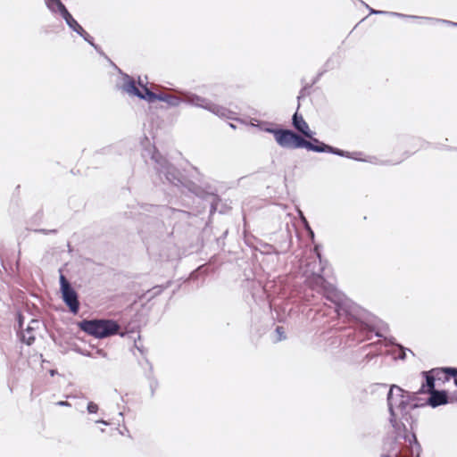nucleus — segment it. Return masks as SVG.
I'll list each match as a JSON object with an SVG mask.
<instances>
[{"instance_id":"f257e3e1","label":"nucleus","mask_w":457,"mask_h":457,"mask_svg":"<svg viewBox=\"0 0 457 457\" xmlns=\"http://www.w3.org/2000/svg\"><path fill=\"white\" fill-rule=\"evenodd\" d=\"M317 259L306 262L303 269L305 283L312 291L321 295L325 299L331 302L334 306H328L319 310V313L323 316H330L332 319L340 316L350 317L360 323V328L363 332H374L378 337H384L389 345H395L394 337H386L385 333L389 331L388 325L354 303L339 292L332 284L327 282L322 277L323 267L321 265L320 254L317 253Z\"/></svg>"},{"instance_id":"f03ea898","label":"nucleus","mask_w":457,"mask_h":457,"mask_svg":"<svg viewBox=\"0 0 457 457\" xmlns=\"http://www.w3.org/2000/svg\"><path fill=\"white\" fill-rule=\"evenodd\" d=\"M425 377L423 383L417 393H410L403 390L397 385H391L386 395L387 407L389 411V422L395 431L402 429L406 431V424L411 425L413 418L411 411L420 405L417 400V394L432 392L435 389V377L430 372H422Z\"/></svg>"},{"instance_id":"7ed1b4c3","label":"nucleus","mask_w":457,"mask_h":457,"mask_svg":"<svg viewBox=\"0 0 457 457\" xmlns=\"http://www.w3.org/2000/svg\"><path fill=\"white\" fill-rule=\"evenodd\" d=\"M274 137L278 145L283 148H305L309 151L316 153H329L342 157L353 158L355 160H359L355 156H350V153L326 145L325 143L320 142L318 138H312L313 142L320 144L319 145H314L312 142L305 140L303 137L290 129H278L275 131Z\"/></svg>"},{"instance_id":"20e7f679","label":"nucleus","mask_w":457,"mask_h":457,"mask_svg":"<svg viewBox=\"0 0 457 457\" xmlns=\"http://www.w3.org/2000/svg\"><path fill=\"white\" fill-rule=\"evenodd\" d=\"M151 160L154 162V169L161 180L178 187L183 185L179 171L155 149L151 153Z\"/></svg>"},{"instance_id":"39448f33","label":"nucleus","mask_w":457,"mask_h":457,"mask_svg":"<svg viewBox=\"0 0 457 457\" xmlns=\"http://www.w3.org/2000/svg\"><path fill=\"white\" fill-rule=\"evenodd\" d=\"M81 330L96 338H104L119 332V324L112 320H84L79 323Z\"/></svg>"},{"instance_id":"423d86ee","label":"nucleus","mask_w":457,"mask_h":457,"mask_svg":"<svg viewBox=\"0 0 457 457\" xmlns=\"http://www.w3.org/2000/svg\"><path fill=\"white\" fill-rule=\"evenodd\" d=\"M183 96V101L186 104L205 109L219 117L226 118L228 117V114L230 113V112L227 108L213 104L209 99L202 97L195 94L184 93Z\"/></svg>"},{"instance_id":"0eeeda50","label":"nucleus","mask_w":457,"mask_h":457,"mask_svg":"<svg viewBox=\"0 0 457 457\" xmlns=\"http://www.w3.org/2000/svg\"><path fill=\"white\" fill-rule=\"evenodd\" d=\"M60 285L63 302L69 307L71 313L77 314L79 310V302L77 292L62 274L60 276Z\"/></svg>"},{"instance_id":"6e6552de","label":"nucleus","mask_w":457,"mask_h":457,"mask_svg":"<svg viewBox=\"0 0 457 457\" xmlns=\"http://www.w3.org/2000/svg\"><path fill=\"white\" fill-rule=\"evenodd\" d=\"M361 3L369 9L370 14H386V15H390V16H394V17H399V18H403V19L427 20V21H434V22L446 23V24L457 27V22H453V21H446V20H439V19L428 18V17H420V16H416V15H407V14H403V13H400V12H395L378 11V10L372 9L371 7H370L366 3H364L361 0Z\"/></svg>"},{"instance_id":"1a4fd4ad","label":"nucleus","mask_w":457,"mask_h":457,"mask_svg":"<svg viewBox=\"0 0 457 457\" xmlns=\"http://www.w3.org/2000/svg\"><path fill=\"white\" fill-rule=\"evenodd\" d=\"M118 87L131 96L137 97V95H139L141 92V90L136 86V81L134 79L126 73H121V82Z\"/></svg>"},{"instance_id":"9d476101","label":"nucleus","mask_w":457,"mask_h":457,"mask_svg":"<svg viewBox=\"0 0 457 457\" xmlns=\"http://www.w3.org/2000/svg\"><path fill=\"white\" fill-rule=\"evenodd\" d=\"M45 4L48 11L54 17L60 16L64 19V17H67L71 13L61 0H46Z\"/></svg>"},{"instance_id":"9b49d317","label":"nucleus","mask_w":457,"mask_h":457,"mask_svg":"<svg viewBox=\"0 0 457 457\" xmlns=\"http://www.w3.org/2000/svg\"><path fill=\"white\" fill-rule=\"evenodd\" d=\"M428 394L430 396L427 400V404L433 408L446 404L448 403L447 393L444 390H434Z\"/></svg>"},{"instance_id":"f8f14e48","label":"nucleus","mask_w":457,"mask_h":457,"mask_svg":"<svg viewBox=\"0 0 457 457\" xmlns=\"http://www.w3.org/2000/svg\"><path fill=\"white\" fill-rule=\"evenodd\" d=\"M293 126L300 131L302 134H303L306 137H309L311 139L314 138L312 137L313 133L311 131L309 125L307 122L303 120L302 115H299L297 112H295L293 115Z\"/></svg>"},{"instance_id":"ddd939ff","label":"nucleus","mask_w":457,"mask_h":457,"mask_svg":"<svg viewBox=\"0 0 457 457\" xmlns=\"http://www.w3.org/2000/svg\"><path fill=\"white\" fill-rule=\"evenodd\" d=\"M37 332L33 330V328H27L22 329L19 333L20 339L22 343L30 345L34 343Z\"/></svg>"},{"instance_id":"4468645a","label":"nucleus","mask_w":457,"mask_h":457,"mask_svg":"<svg viewBox=\"0 0 457 457\" xmlns=\"http://www.w3.org/2000/svg\"><path fill=\"white\" fill-rule=\"evenodd\" d=\"M143 90H141L140 94L137 95V97L140 99L146 100L149 103H153L155 100H159L160 94H155L151 91L146 86L142 85Z\"/></svg>"},{"instance_id":"2eb2a0df","label":"nucleus","mask_w":457,"mask_h":457,"mask_svg":"<svg viewBox=\"0 0 457 457\" xmlns=\"http://www.w3.org/2000/svg\"><path fill=\"white\" fill-rule=\"evenodd\" d=\"M68 25V27L78 35H80L84 32V29L82 26L73 18V16L70 13L67 17L63 19Z\"/></svg>"},{"instance_id":"dca6fc26","label":"nucleus","mask_w":457,"mask_h":457,"mask_svg":"<svg viewBox=\"0 0 457 457\" xmlns=\"http://www.w3.org/2000/svg\"><path fill=\"white\" fill-rule=\"evenodd\" d=\"M159 101L165 102L170 106L173 107L179 106V104L182 102V100L179 97L169 94H160Z\"/></svg>"},{"instance_id":"f3484780","label":"nucleus","mask_w":457,"mask_h":457,"mask_svg":"<svg viewBox=\"0 0 457 457\" xmlns=\"http://www.w3.org/2000/svg\"><path fill=\"white\" fill-rule=\"evenodd\" d=\"M79 36L83 37V39L87 41L90 46H92L99 54H103L101 48L94 43L93 37L86 30H84V32Z\"/></svg>"},{"instance_id":"a211bd4d","label":"nucleus","mask_w":457,"mask_h":457,"mask_svg":"<svg viewBox=\"0 0 457 457\" xmlns=\"http://www.w3.org/2000/svg\"><path fill=\"white\" fill-rule=\"evenodd\" d=\"M251 124H252V126L258 127L261 130L273 134L274 137H275V131L278 129L270 128V124L268 122H259L257 124H254L253 122H252Z\"/></svg>"},{"instance_id":"6ab92c4d","label":"nucleus","mask_w":457,"mask_h":457,"mask_svg":"<svg viewBox=\"0 0 457 457\" xmlns=\"http://www.w3.org/2000/svg\"><path fill=\"white\" fill-rule=\"evenodd\" d=\"M275 333L277 335L276 341H282L286 339L285 329L283 327L278 326L275 329Z\"/></svg>"},{"instance_id":"aec40b11","label":"nucleus","mask_w":457,"mask_h":457,"mask_svg":"<svg viewBox=\"0 0 457 457\" xmlns=\"http://www.w3.org/2000/svg\"><path fill=\"white\" fill-rule=\"evenodd\" d=\"M40 325H41L40 320H36V319H32V320H30L29 324L27 325V328H33V330L37 332V330L40 328Z\"/></svg>"},{"instance_id":"412c9836","label":"nucleus","mask_w":457,"mask_h":457,"mask_svg":"<svg viewBox=\"0 0 457 457\" xmlns=\"http://www.w3.org/2000/svg\"><path fill=\"white\" fill-rule=\"evenodd\" d=\"M220 201L219 197L217 195H212V201H211V209L210 212L212 214L217 210V204Z\"/></svg>"},{"instance_id":"4be33fe9","label":"nucleus","mask_w":457,"mask_h":457,"mask_svg":"<svg viewBox=\"0 0 457 457\" xmlns=\"http://www.w3.org/2000/svg\"><path fill=\"white\" fill-rule=\"evenodd\" d=\"M399 349H400V353L398 355V358L401 359V360H404L406 358V351L410 352L411 354H413V353L408 349V348H404L403 346L400 345H396Z\"/></svg>"},{"instance_id":"5701e85b","label":"nucleus","mask_w":457,"mask_h":457,"mask_svg":"<svg viewBox=\"0 0 457 457\" xmlns=\"http://www.w3.org/2000/svg\"><path fill=\"white\" fill-rule=\"evenodd\" d=\"M98 409V405L94 402H89L87 403V410L89 413H96Z\"/></svg>"},{"instance_id":"b1692460","label":"nucleus","mask_w":457,"mask_h":457,"mask_svg":"<svg viewBox=\"0 0 457 457\" xmlns=\"http://www.w3.org/2000/svg\"><path fill=\"white\" fill-rule=\"evenodd\" d=\"M444 371L451 376L457 377V369L455 368H445Z\"/></svg>"},{"instance_id":"393cba45","label":"nucleus","mask_w":457,"mask_h":457,"mask_svg":"<svg viewBox=\"0 0 457 457\" xmlns=\"http://www.w3.org/2000/svg\"><path fill=\"white\" fill-rule=\"evenodd\" d=\"M299 214H300L301 220H302V221H303V223L304 225L305 229L307 231H311V227H310L306 218L303 216V212H300Z\"/></svg>"},{"instance_id":"a878e982","label":"nucleus","mask_w":457,"mask_h":457,"mask_svg":"<svg viewBox=\"0 0 457 457\" xmlns=\"http://www.w3.org/2000/svg\"><path fill=\"white\" fill-rule=\"evenodd\" d=\"M56 405L62 406V407H69V406H71V403L67 401H59L56 403Z\"/></svg>"},{"instance_id":"bb28decb","label":"nucleus","mask_w":457,"mask_h":457,"mask_svg":"<svg viewBox=\"0 0 457 457\" xmlns=\"http://www.w3.org/2000/svg\"><path fill=\"white\" fill-rule=\"evenodd\" d=\"M157 386V382L156 381H152L150 383V387H151V391H152V395H154V389L156 388Z\"/></svg>"},{"instance_id":"cd10ccee","label":"nucleus","mask_w":457,"mask_h":457,"mask_svg":"<svg viewBox=\"0 0 457 457\" xmlns=\"http://www.w3.org/2000/svg\"><path fill=\"white\" fill-rule=\"evenodd\" d=\"M38 232H41V233H44V234H47V233H55L56 230L55 229H53V230H46V229H39L37 230Z\"/></svg>"},{"instance_id":"c85d7f7f","label":"nucleus","mask_w":457,"mask_h":457,"mask_svg":"<svg viewBox=\"0 0 457 457\" xmlns=\"http://www.w3.org/2000/svg\"><path fill=\"white\" fill-rule=\"evenodd\" d=\"M96 423H101L102 425H109V422H107L106 420H96Z\"/></svg>"},{"instance_id":"c756f323","label":"nucleus","mask_w":457,"mask_h":457,"mask_svg":"<svg viewBox=\"0 0 457 457\" xmlns=\"http://www.w3.org/2000/svg\"><path fill=\"white\" fill-rule=\"evenodd\" d=\"M454 378V385L457 386V376L453 378ZM455 400L457 401V392H454L453 395Z\"/></svg>"},{"instance_id":"7c9ffc66","label":"nucleus","mask_w":457,"mask_h":457,"mask_svg":"<svg viewBox=\"0 0 457 457\" xmlns=\"http://www.w3.org/2000/svg\"><path fill=\"white\" fill-rule=\"evenodd\" d=\"M19 326L21 328H22V317L21 315H19Z\"/></svg>"},{"instance_id":"2f4dec72","label":"nucleus","mask_w":457,"mask_h":457,"mask_svg":"<svg viewBox=\"0 0 457 457\" xmlns=\"http://www.w3.org/2000/svg\"><path fill=\"white\" fill-rule=\"evenodd\" d=\"M97 353L103 357H106V353L103 350H99Z\"/></svg>"},{"instance_id":"473e14b6","label":"nucleus","mask_w":457,"mask_h":457,"mask_svg":"<svg viewBox=\"0 0 457 457\" xmlns=\"http://www.w3.org/2000/svg\"><path fill=\"white\" fill-rule=\"evenodd\" d=\"M378 344H380V342H379V341H378V342H377V343H375V344H369V345H367L365 346V348H369V347H371V346H373V345H378Z\"/></svg>"},{"instance_id":"72a5a7b5","label":"nucleus","mask_w":457,"mask_h":457,"mask_svg":"<svg viewBox=\"0 0 457 457\" xmlns=\"http://www.w3.org/2000/svg\"><path fill=\"white\" fill-rule=\"evenodd\" d=\"M308 232H309V234H310L311 237H312V238H313V237H314V233H313V231L311 229V231H308Z\"/></svg>"},{"instance_id":"f704fd0d","label":"nucleus","mask_w":457,"mask_h":457,"mask_svg":"<svg viewBox=\"0 0 457 457\" xmlns=\"http://www.w3.org/2000/svg\"><path fill=\"white\" fill-rule=\"evenodd\" d=\"M137 208L146 210V205H140Z\"/></svg>"},{"instance_id":"c9c22d12","label":"nucleus","mask_w":457,"mask_h":457,"mask_svg":"<svg viewBox=\"0 0 457 457\" xmlns=\"http://www.w3.org/2000/svg\"><path fill=\"white\" fill-rule=\"evenodd\" d=\"M314 145H319L320 144L319 143H316V142H313V140L312 139L311 141Z\"/></svg>"},{"instance_id":"e433bc0d","label":"nucleus","mask_w":457,"mask_h":457,"mask_svg":"<svg viewBox=\"0 0 457 457\" xmlns=\"http://www.w3.org/2000/svg\"><path fill=\"white\" fill-rule=\"evenodd\" d=\"M386 457H388V456H386Z\"/></svg>"}]
</instances>
